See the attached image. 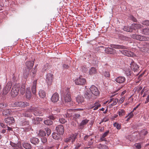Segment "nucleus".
<instances>
[{"label": "nucleus", "instance_id": "1", "mask_svg": "<svg viewBox=\"0 0 149 149\" xmlns=\"http://www.w3.org/2000/svg\"><path fill=\"white\" fill-rule=\"evenodd\" d=\"M19 91V86L18 84L14 85L11 91V96L13 97H15L18 94Z\"/></svg>", "mask_w": 149, "mask_h": 149}, {"label": "nucleus", "instance_id": "2", "mask_svg": "<svg viewBox=\"0 0 149 149\" xmlns=\"http://www.w3.org/2000/svg\"><path fill=\"white\" fill-rule=\"evenodd\" d=\"M131 37L134 39L141 41H146L149 40V38L144 36H142L136 34H132L131 36Z\"/></svg>", "mask_w": 149, "mask_h": 149}, {"label": "nucleus", "instance_id": "3", "mask_svg": "<svg viewBox=\"0 0 149 149\" xmlns=\"http://www.w3.org/2000/svg\"><path fill=\"white\" fill-rule=\"evenodd\" d=\"M12 85V84L11 82H8L6 84V86L3 89V93L2 95L3 96L6 95L10 90Z\"/></svg>", "mask_w": 149, "mask_h": 149}, {"label": "nucleus", "instance_id": "4", "mask_svg": "<svg viewBox=\"0 0 149 149\" xmlns=\"http://www.w3.org/2000/svg\"><path fill=\"white\" fill-rule=\"evenodd\" d=\"M75 84L79 85H83L86 82L85 79L82 77H79L76 79L74 81Z\"/></svg>", "mask_w": 149, "mask_h": 149}, {"label": "nucleus", "instance_id": "5", "mask_svg": "<svg viewBox=\"0 0 149 149\" xmlns=\"http://www.w3.org/2000/svg\"><path fill=\"white\" fill-rule=\"evenodd\" d=\"M90 89L91 93L94 95L98 96L99 95L100 93L97 88L94 85L92 86L90 88Z\"/></svg>", "mask_w": 149, "mask_h": 149}, {"label": "nucleus", "instance_id": "6", "mask_svg": "<svg viewBox=\"0 0 149 149\" xmlns=\"http://www.w3.org/2000/svg\"><path fill=\"white\" fill-rule=\"evenodd\" d=\"M127 49H124V50H123L120 51V52L123 55L128 56H134L135 55V54L132 52L129 51L127 49V48L126 47Z\"/></svg>", "mask_w": 149, "mask_h": 149}, {"label": "nucleus", "instance_id": "7", "mask_svg": "<svg viewBox=\"0 0 149 149\" xmlns=\"http://www.w3.org/2000/svg\"><path fill=\"white\" fill-rule=\"evenodd\" d=\"M53 79V74L49 73L46 75V81L48 85H50L52 84Z\"/></svg>", "mask_w": 149, "mask_h": 149}, {"label": "nucleus", "instance_id": "8", "mask_svg": "<svg viewBox=\"0 0 149 149\" xmlns=\"http://www.w3.org/2000/svg\"><path fill=\"white\" fill-rule=\"evenodd\" d=\"M63 96L65 102H69L71 101L70 93L68 90L66 91L64 93Z\"/></svg>", "mask_w": 149, "mask_h": 149}, {"label": "nucleus", "instance_id": "9", "mask_svg": "<svg viewBox=\"0 0 149 149\" xmlns=\"http://www.w3.org/2000/svg\"><path fill=\"white\" fill-rule=\"evenodd\" d=\"M76 138V136L73 134H71L70 136L64 139V142L66 143H69L71 141L72 143L74 141Z\"/></svg>", "mask_w": 149, "mask_h": 149}, {"label": "nucleus", "instance_id": "10", "mask_svg": "<svg viewBox=\"0 0 149 149\" xmlns=\"http://www.w3.org/2000/svg\"><path fill=\"white\" fill-rule=\"evenodd\" d=\"M131 68L134 72H137L139 69V66L134 62L132 61L130 64Z\"/></svg>", "mask_w": 149, "mask_h": 149}, {"label": "nucleus", "instance_id": "11", "mask_svg": "<svg viewBox=\"0 0 149 149\" xmlns=\"http://www.w3.org/2000/svg\"><path fill=\"white\" fill-rule=\"evenodd\" d=\"M32 110H31V111L33 112L34 114L36 116H42L43 113L42 112L40 111L38 109L36 108H32Z\"/></svg>", "mask_w": 149, "mask_h": 149}, {"label": "nucleus", "instance_id": "12", "mask_svg": "<svg viewBox=\"0 0 149 149\" xmlns=\"http://www.w3.org/2000/svg\"><path fill=\"white\" fill-rule=\"evenodd\" d=\"M14 104L16 106L24 107L28 106L29 104L22 101H17L15 102Z\"/></svg>", "mask_w": 149, "mask_h": 149}, {"label": "nucleus", "instance_id": "13", "mask_svg": "<svg viewBox=\"0 0 149 149\" xmlns=\"http://www.w3.org/2000/svg\"><path fill=\"white\" fill-rule=\"evenodd\" d=\"M59 97L58 94L57 93H55L52 95L51 100L54 103L56 102L58 100Z\"/></svg>", "mask_w": 149, "mask_h": 149}, {"label": "nucleus", "instance_id": "14", "mask_svg": "<svg viewBox=\"0 0 149 149\" xmlns=\"http://www.w3.org/2000/svg\"><path fill=\"white\" fill-rule=\"evenodd\" d=\"M5 122L9 125L15 122V119L12 117H9L6 118L4 119Z\"/></svg>", "mask_w": 149, "mask_h": 149}, {"label": "nucleus", "instance_id": "15", "mask_svg": "<svg viewBox=\"0 0 149 149\" xmlns=\"http://www.w3.org/2000/svg\"><path fill=\"white\" fill-rule=\"evenodd\" d=\"M57 132L60 134L62 135L64 133V128L62 125H58L56 128Z\"/></svg>", "mask_w": 149, "mask_h": 149}, {"label": "nucleus", "instance_id": "16", "mask_svg": "<svg viewBox=\"0 0 149 149\" xmlns=\"http://www.w3.org/2000/svg\"><path fill=\"white\" fill-rule=\"evenodd\" d=\"M125 78L123 76H119L117 77L115 81L117 83L120 84L124 83L125 81Z\"/></svg>", "mask_w": 149, "mask_h": 149}, {"label": "nucleus", "instance_id": "17", "mask_svg": "<svg viewBox=\"0 0 149 149\" xmlns=\"http://www.w3.org/2000/svg\"><path fill=\"white\" fill-rule=\"evenodd\" d=\"M84 96L85 98L89 100H92L93 99V95L91 93L88 92V91H86L85 92L84 94Z\"/></svg>", "mask_w": 149, "mask_h": 149}, {"label": "nucleus", "instance_id": "18", "mask_svg": "<svg viewBox=\"0 0 149 149\" xmlns=\"http://www.w3.org/2000/svg\"><path fill=\"white\" fill-rule=\"evenodd\" d=\"M105 52L108 54H113L115 52V50L112 48L107 47L105 49Z\"/></svg>", "mask_w": 149, "mask_h": 149}, {"label": "nucleus", "instance_id": "19", "mask_svg": "<svg viewBox=\"0 0 149 149\" xmlns=\"http://www.w3.org/2000/svg\"><path fill=\"white\" fill-rule=\"evenodd\" d=\"M34 62L33 61H29L26 62V63L27 69L29 70L34 65Z\"/></svg>", "mask_w": 149, "mask_h": 149}, {"label": "nucleus", "instance_id": "20", "mask_svg": "<svg viewBox=\"0 0 149 149\" xmlns=\"http://www.w3.org/2000/svg\"><path fill=\"white\" fill-rule=\"evenodd\" d=\"M101 106V105L100 103V102L99 101H96L94 104V106H92L91 107V108L92 109L94 107L93 110H95L98 109Z\"/></svg>", "mask_w": 149, "mask_h": 149}, {"label": "nucleus", "instance_id": "21", "mask_svg": "<svg viewBox=\"0 0 149 149\" xmlns=\"http://www.w3.org/2000/svg\"><path fill=\"white\" fill-rule=\"evenodd\" d=\"M37 84V80L33 81V84L31 88L32 92L33 94H35L36 93V86Z\"/></svg>", "mask_w": 149, "mask_h": 149}, {"label": "nucleus", "instance_id": "22", "mask_svg": "<svg viewBox=\"0 0 149 149\" xmlns=\"http://www.w3.org/2000/svg\"><path fill=\"white\" fill-rule=\"evenodd\" d=\"M76 101L79 104H81L84 102V98L83 96L78 95L76 97Z\"/></svg>", "mask_w": 149, "mask_h": 149}, {"label": "nucleus", "instance_id": "23", "mask_svg": "<svg viewBox=\"0 0 149 149\" xmlns=\"http://www.w3.org/2000/svg\"><path fill=\"white\" fill-rule=\"evenodd\" d=\"M61 135L58 133H54L52 134V136L54 139L56 140H59L61 139Z\"/></svg>", "mask_w": 149, "mask_h": 149}, {"label": "nucleus", "instance_id": "24", "mask_svg": "<svg viewBox=\"0 0 149 149\" xmlns=\"http://www.w3.org/2000/svg\"><path fill=\"white\" fill-rule=\"evenodd\" d=\"M30 141L32 144L36 145L39 142V140L37 138L33 137L31 139Z\"/></svg>", "mask_w": 149, "mask_h": 149}, {"label": "nucleus", "instance_id": "25", "mask_svg": "<svg viewBox=\"0 0 149 149\" xmlns=\"http://www.w3.org/2000/svg\"><path fill=\"white\" fill-rule=\"evenodd\" d=\"M11 112L10 109H6L3 111V115L4 116H8L10 115Z\"/></svg>", "mask_w": 149, "mask_h": 149}, {"label": "nucleus", "instance_id": "26", "mask_svg": "<svg viewBox=\"0 0 149 149\" xmlns=\"http://www.w3.org/2000/svg\"><path fill=\"white\" fill-rule=\"evenodd\" d=\"M26 97L28 99H30L31 97V93L30 89L27 88L26 93Z\"/></svg>", "mask_w": 149, "mask_h": 149}, {"label": "nucleus", "instance_id": "27", "mask_svg": "<svg viewBox=\"0 0 149 149\" xmlns=\"http://www.w3.org/2000/svg\"><path fill=\"white\" fill-rule=\"evenodd\" d=\"M90 136L86 135L84 137V140L85 141H87L89 142L88 145H91L93 143V142L90 141H92L93 139L90 138Z\"/></svg>", "mask_w": 149, "mask_h": 149}, {"label": "nucleus", "instance_id": "28", "mask_svg": "<svg viewBox=\"0 0 149 149\" xmlns=\"http://www.w3.org/2000/svg\"><path fill=\"white\" fill-rule=\"evenodd\" d=\"M29 70L26 69L24 70L23 73V77L25 79L27 78L29 75Z\"/></svg>", "mask_w": 149, "mask_h": 149}, {"label": "nucleus", "instance_id": "29", "mask_svg": "<svg viewBox=\"0 0 149 149\" xmlns=\"http://www.w3.org/2000/svg\"><path fill=\"white\" fill-rule=\"evenodd\" d=\"M31 110H32V108L23 113V115L25 117H30L31 116V112H32L31 111Z\"/></svg>", "mask_w": 149, "mask_h": 149}, {"label": "nucleus", "instance_id": "30", "mask_svg": "<svg viewBox=\"0 0 149 149\" xmlns=\"http://www.w3.org/2000/svg\"><path fill=\"white\" fill-rule=\"evenodd\" d=\"M97 72L96 69L94 67H92L89 71V74L90 75L94 74Z\"/></svg>", "mask_w": 149, "mask_h": 149}, {"label": "nucleus", "instance_id": "31", "mask_svg": "<svg viewBox=\"0 0 149 149\" xmlns=\"http://www.w3.org/2000/svg\"><path fill=\"white\" fill-rule=\"evenodd\" d=\"M22 146L26 149H30L31 148V145L27 143H24L22 144Z\"/></svg>", "mask_w": 149, "mask_h": 149}, {"label": "nucleus", "instance_id": "32", "mask_svg": "<svg viewBox=\"0 0 149 149\" xmlns=\"http://www.w3.org/2000/svg\"><path fill=\"white\" fill-rule=\"evenodd\" d=\"M112 101L113 102L111 104V106L115 105L118 102V99L111 98L110 99L109 103H110Z\"/></svg>", "mask_w": 149, "mask_h": 149}, {"label": "nucleus", "instance_id": "33", "mask_svg": "<svg viewBox=\"0 0 149 149\" xmlns=\"http://www.w3.org/2000/svg\"><path fill=\"white\" fill-rule=\"evenodd\" d=\"M38 94L39 96L42 98H44L46 96V93L45 91L42 90L39 91Z\"/></svg>", "mask_w": 149, "mask_h": 149}, {"label": "nucleus", "instance_id": "34", "mask_svg": "<svg viewBox=\"0 0 149 149\" xmlns=\"http://www.w3.org/2000/svg\"><path fill=\"white\" fill-rule=\"evenodd\" d=\"M97 147L99 149H108V147L105 145L100 144L97 145Z\"/></svg>", "mask_w": 149, "mask_h": 149}, {"label": "nucleus", "instance_id": "35", "mask_svg": "<svg viewBox=\"0 0 149 149\" xmlns=\"http://www.w3.org/2000/svg\"><path fill=\"white\" fill-rule=\"evenodd\" d=\"M113 48L116 49H126V47L123 45H114L113 47Z\"/></svg>", "mask_w": 149, "mask_h": 149}, {"label": "nucleus", "instance_id": "36", "mask_svg": "<svg viewBox=\"0 0 149 149\" xmlns=\"http://www.w3.org/2000/svg\"><path fill=\"white\" fill-rule=\"evenodd\" d=\"M124 31L129 32H132L133 31V29L128 26H125L123 28Z\"/></svg>", "mask_w": 149, "mask_h": 149}, {"label": "nucleus", "instance_id": "37", "mask_svg": "<svg viewBox=\"0 0 149 149\" xmlns=\"http://www.w3.org/2000/svg\"><path fill=\"white\" fill-rule=\"evenodd\" d=\"M142 33L146 35H149V28L144 29L142 30Z\"/></svg>", "mask_w": 149, "mask_h": 149}, {"label": "nucleus", "instance_id": "38", "mask_svg": "<svg viewBox=\"0 0 149 149\" xmlns=\"http://www.w3.org/2000/svg\"><path fill=\"white\" fill-rule=\"evenodd\" d=\"M46 135V133L45 131L41 130L39 131L38 135L40 136L43 137L45 136Z\"/></svg>", "mask_w": 149, "mask_h": 149}, {"label": "nucleus", "instance_id": "39", "mask_svg": "<svg viewBox=\"0 0 149 149\" xmlns=\"http://www.w3.org/2000/svg\"><path fill=\"white\" fill-rule=\"evenodd\" d=\"M113 125L114 126L116 127L117 129L118 130H120L121 128V125L120 124L116 122L114 123Z\"/></svg>", "mask_w": 149, "mask_h": 149}, {"label": "nucleus", "instance_id": "40", "mask_svg": "<svg viewBox=\"0 0 149 149\" xmlns=\"http://www.w3.org/2000/svg\"><path fill=\"white\" fill-rule=\"evenodd\" d=\"M133 28L134 29H140L143 26L139 24H134L133 25Z\"/></svg>", "mask_w": 149, "mask_h": 149}, {"label": "nucleus", "instance_id": "41", "mask_svg": "<svg viewBox=\"0 0 149 149\" xmlns=\"http://www.w3.org/2000/svg\"><path fill=\"white\" fill-rule=\"evenodd\" d=\"M44 123L47 125H50L52 124L53 122L50 120H47L44 121Z\"/></svg>", "mask_w": 149, "mask_h": 149}, {"label": "nucleus", "instance_id": "42", "mask_svg": "<svg viewBox=\"0 0 149 149\" xmlns=\"http://www.w3.org/2000/svg\"><path fill=\"white\" fill-rule=\"evenodd\" d=\"M89 120L87 119L83 120L80 124L81 126H83L86 124L89 121Z\"/></svg>", "mask_w": 149, "mask_h": 149}, {"label": "nucleus", "instance_id": "43", "mask_svg": "<svg viewBox=\"0 0 149 149\" xmlns=\"http://www.w3.org/2000/svg\"><path fill=\"white\" fill-rule=\"evenodd\" d=\"M125 111L123 109L119 110L118 111V114L119 116H122L125 115Z\"/></svg>", "mask_w": 149, "mask_h": 149}, {"label": "nucleus", "instance_id": "44", "mask_svg": "<svg viewBox=\"0 0 149 149\" xmlns=\"http://www.w3.org/2000/svg\"><path fill=\"white\" fill-rule=\"evenodd\" d=\"M103 75L106 77H109L110 74L109 72L108 71H106L103 72Z\"/></svg>", "mask_w": 149, "mask_h": 149}, {"label": "nucleus", "instance_id": "45", "mask_svg": "<svg viewBox=\"0 0 149 149\" xmlns=\"http://www.w3.org/2000/svg\"><path fill=\"white\" fill-rule=\"evenodd\" d=\"M148 133V132L146 130H141L140 133L141 135H145L147 134Z\"/></svg>", "mask_w": 149, "mask_h": 149}, {"label": "nucleus", "instance_id": "46", "mask_svg": "<svg viewBox=\"0 0 149 149\" xmlns=\"http://www.w3.org/2000/svg\"><path fill=\"white\" fill-rule=\"evenodd\" d=\"M25 91V87L24 85L22 86L20 88V92L22 94H23Z\"/></svg>", "mask_w": 149, "mask_h": 149}, {"label": "nucleus", "instance_id": "47", "mask_svg": "<svg viewBox=\"0 0 149 149\" xmlns=\"http://www.w3.org/2000/svg\"><path fill=\"white\" fill-rule=\"evenodd\" d=\"M80 117V113H75L73 115V118L74 119H76L79 118Z\"/></svg>", "mask_w": 149, "mask_h": 149}, {"label": "nucleus", "instance_id": "48", "mask_svg": "<svg viewBox=\"0 0 149 149\" xmlns=\"http://www.w3.org/2000/svg\"><path fill=\"white\" fill-rule=\"evenodd\" d=\"M8 104L6 103H0V109H2L7 106Z\"/></svg>", "mask_w": 149, "mask_h": 149}, {"label": "nucleus", "instance_id": "49", "mask_svg": "<svg viewBox=\"0 0 149 149\" xmlns=\"http://www.w3.org/2000/svg\"><path fill=\"white\" fill-rule=\"evenodd\" d=\"M141 23L143 25L149 26V20H144L142 21Z\"/></svg>", "mask_w": 149, "mask_h": 149}, {"label": "nucleus", "instance_id": "50", "mask_svg": "<svg viewBox=\"0 0 149 149\" xmlns=\"http://www.w3.org/2000/svg\"><path fill=\"white\" fill-rule=\"evenodd\" d=\"M45 130L47 132V134L48 136H49L50 135L51 133V130L48 128H46L45 129Z\"/></svg>", "mask_w": 149, "mask_h": 149}, {"label": "nucleus", "instance_id": "51", "mask_svg": "<svg viewBox=\"0 0 149 149\" xmlns=\"http://www.w3.org/2000/svg\"><path fill=\"white\" fill-rule=\"evenodd\" d=\"M134 145L137 149H140L141 148V146L139 143H136Z\"/></svg>", "mask_w": 149, "mask_h": 149}, {"label": "nucleus", "instance_id": "52", "mask_svg": "<svg viewBox=\"0 0 149 149\" xmlns=\"http://www.w3.org/2000/svg\"><path fill=\"white\" fill-rule=\"evenodd\" d=\"M41 141L43 143H46L47 142V139L46 137H43L41 138Z\"/></svg>", "mask_w": 149, "mask_h": 149}, {"label": "nucleus", "instance_id": "53", "mask_svg": "<svg viewBox=\"0 0 149 149\" xmlns=\"http://www.w3.org/2000/svg\"><path fill=\"white\" fill-rule=\"evenodd\" d=\"M36 68H34L32 70L31 73L32 74V76L33 77H34L35 74H36Z\"/></svg>", "mask_w": 149, "mask_h": 149}, {"label": "nucleus", "instance_id": "54", "mask_svg": "<svg viewBox=\"0 0 149 149\" xmlns=\"http://www.w3.org/2000/svg\"><path fill=\"white\" fill-rule=\"evenodd\" d=\"M18 147L20 149L23 148L21 146V143L20 142H19L16 144V147Z\"/></svg>", "mask_w": 149, "mask_h": 149}, {"label": "nucleus", "instance_id": "55", "mask_svg": "<svg viewBox=\"0 0 149 149\" xmlns=\"http://www.w3.org/2000/svg\"><path fill=\"white\" fill-rule=\"evenodd\" d=\"M59 121L60 123L62 124H64L67 122L66 120L63 118L59 119Z\"/></svg>", "mask_w": 149, "mask_h": 149}, {"label": "nucleus", "instance_id": "56", "mask_svg": "<svg viewBox=\"0 0 149 149\" xmlns=\"http://www.w3.org/2000/svg\"><path fill=\"white\" fill-rule=\"evenodd\" d=\"M133 111H132L131 112H130L129 114L126 117V118H127V117H129V118H132V117L134 116V114H133Z\"/></svg>", "mask_w": 149, "mask_h": 149}, {"label": "nucleus", "instance_id": "57", "mask_svg": "<svg viewBox=\"0 0 149 149\" xmlns=\"http://www.w3.org/2000/svg\"><path fill=\"white\" fill-rule=\"evenodd\" d=\"M144 74V72H143L141 74H140L139 76L138 77V79L139 80V81H137L136 82V83H139V81H140L141 80V77Z\"/></svg>", "mask_w": 149, "mask_h": 149}, {"label": "nucleus", "instance_id": "58", "mask_svg": "<svg viewBox=\"0 0 149 149\" xmlns=\"http://www.w3.org/2000/svg\"><path fill=\"white\" fill-rule=\"evenodd\" d=\"M48 64H46L44 66V67H43L42 68V70L43 71H45L48 68Z\"/></svg>", "mask_w": 149, "mask_h": 149}, {"label": "nucleus", "instance_id": "59", "mask_svg": "<svg viewBox=\"0 0 149 149\" xmlns=\"http://www.w3.org/2000/svg\"><path fill=\"white\" fill-rule=\"evenodd\" d=\"M109 132V131L108 130L107 132H105L102 135L103 137H105L107 135Z\"/></svg>", "mask_w": 149, "mask_h": 149}, {"label": "nucleus", "instance_id": "60", "mask_svg": "<svg viewBox=\"0 0 149 149\" xmlns=\"http://www.w3.org/2000/svg\"><path fill=\"white\" fill-rule=\"evenodd\" d=\"M125 97H123L120 98L119 100V102L120 103H122L124 101L125 99Z\"/></svg>", "mask_w": 149, "mask_h": 149}, {"label": "nucleus", "instance_id": "61", "mask_svg": "<svg viewBox=\"0 0 149 149\" xmlns=\"http://www.w3.org/2000/svg\"><path fill=\"white\" fill-rule=\"evenodd\" d=\"M0 125L3 128H6V125H5V124L3 123H0Z\"/></svg>", "mask_w": 149, "mask_h": 149}, {"label": "nucleus", "instance_id": "62", "mask_svg": "<svg viewBox=\"0 0 149 149\" xmlns=\"http://www.w3.org/2000/svg\"><path fill=\"white\" fill-rule=\"evenodd\" d=\"M62 66L64 69H68L69 67V66L68 65L65 64H63Z\"/></svg>", "mask_w": 149, "mask_h": 149}, {"label": "nucleus", "instance_id": "63", "mask_svg": "<svg viewBox=\"0 0 149 149\" xmlns=\"http://www.w3.org/2000/svg\"><path fill=\"white\" fill-rule=\"evenodd\" d=\"M10 145L11 146L14 148L16 147V144L13 143L12 142H10Z\"/></svg>", "mask_w": 149, "mask_h": 149}, {"label": "nucleus", "instance_id": "64", "mask_svg": "<svg viewBox=\"0 0 149 149\" xmlns=\"http://www.w3.org/2000/svg\"><path fill=\"white\" fill-rule=\"evenodd\" d=\"M53 110L57 111V112H60V109H59L57 108L56 107H54V108Z\"/></svg>", "mask_w": 149, "mask_h": 149}]
</instances>
